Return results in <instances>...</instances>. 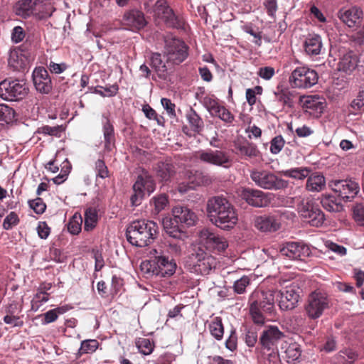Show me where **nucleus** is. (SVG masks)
Instances as JSON below:
<instances>
[{
    "mask_svg": "<svg viewBox=\"0 0 364 364\" xmlns=\"http://www.w3.org/2000/svg\"><path fill=\"white\" fill-rule=\"evenodd\" d=\"M206 211L210 221L225 230L233 228L238 221L237 213L233 205L223 196L209 198Z\"/></svg>",
    "mask_w": 364,
    "mask_h": 364,
    "instance_id": "f257e3e1",
    "label": "nucleus"
},
{
    "mask_svg": "<svg viewBox=\"0 0 364 364\" xmlns=\"http://www.w3.org/2000/svg\"><path fill=\"white\" fill-rule=\"evenodd\" d=\"M149 256L150 259L143 261L140 264V270L145 277H170L175 273L176 262L165 255L161 247L151 249Z\"/></svg>",
    "mask_w": 364,
    "mask_h": 364,
    "instance_id": "f03ea898",
    "label": "nucleus"
},
{
    "mask_svg": "<svg viewBox=\"0 0 364 364\" xmlns=\"http://www.w3.org/2000/svg\"><path fill=\"white\" fill-rule=\"evenodd\" d=\"M157 233L156 223L140 220L132 222L127 229V240L136 247H145L151 243Z\"/></svg>",
    "mask_w": 364,
    "mask_h": 364,
    "instance_id": "7ed1b4c3",
    "label": "nucleus"
},
{
    "mask_svg": "<svg viewBox=\"0 0 364 364\" xmlns=\"http://www.w3.org/2000/svg\"><path fill=\"white\" fill-rule=\"evenodd\" d=\"M217 259L209 252L198 248L186 262L188 269L200 275L210 274L217 266Z\"/></svg>",
    "mask_w": 364,
    "mask_h": 364,
    "instance_id": "20e7f679",
    "label": "nucleus"
},
{
    "mask_svg": "<svg viewBox=\"0 0 364 364\" xmlns=\"http://www.w3.org/2000/svg\"><path fill=\"white\" fill-rule=\"evenodd\" d=\"M297 211L304 222L313 227L322 226L326 220L324 213L313 199L301 200L297 205Z\"/></svg>",
    "mask_w": 364,
    "mask_h": 364,
    "instance_id": "39448f33",
    "label": "nucleus"
},
{
    "mask_svg": "<svg viewBox=\"0 0 364 364\" xmlns=\"http://www.w3.org/2000/svg\"><path fill=\"white\" fill-rule=\"evenodd\" d=\"M317 73L306 66L296 67L289 78L292 87L306 89L316 85L318 82Z\"/></svg>",
    "mask_w": 364,
    "mask_h": 364,
    "instance_id": "423d86ee",
    "label": "nucleus"
},
{
    "mask_svg": "<svg viewBox=\"0 0 364 364\" xmlns=\"http://www.w3.org/2000/svg\"><path fill=\"white\" fill-rule=\"evenodd\" d=\"M28 87L23 80H4L0 82V97L7 101H18L28 93Z\"/></svg>",
    "mask_w": 364,
    "mask_h": 364,
    "instance_id": "0eeeda50",
    "label": "nucleus"
},
{
    "mask_svg": "<svg viewBox=\"0 0 364 364\" xmlns=\"http://www.w3.org/2000/svg\"><path fill=\"white\" fill-rule=\"evenodd\" d=\"M250 178L257 186L264 189L278 190L287 186L286 181L267 170H252Z\"/></svg>",
    "mask_w": 364,
    "mask_h": 364,
    "instance_id": "6e6552de",
    "label": "nucleus"
},
{
    "mask_svg": "<svg viewBox=\"0 0 364 364\" xmlns=\"http://www.w3.org/2000/svg\"><path fill=\"white\" fill-rule=\"evenodd\" d=\"M193 157L201 163L216 166L228 167L231 161L227 152L210 149H200L193 153Z\"/></svg>",
    "mask_w": 364,
    "mask_h": 364,
    "instance_id": "1a4fd4ad",
    "label": "nucleus"
},
{
    "mask_svg": "<svg viewBox=\"0 0 364 364\" xmlns=\"http://www.w3.org/2000/svg\"><path fill=\"white\" fill-rule=\"evenodd\" d=\"M299 287L297 282H293L283 290L277 291L276 298L280 309L283 311L294 309L299 299Z\"/></svg>",
    "mask_w": 364,
    "mask_h": 364,
    "instance_id": "9d476101",
    "label": "nucleus"
},
{
    "mask_svg": "<svg viewBox=\"0 0 364 364\" xmlns=\"http://www.w3.org/2000/svg\"><path fill=\"white\" fill-rule=\"evenodd\" d=\"M277 290L255 289L250 295L249 304L255 306L266 313H272L274 309Z\"/></svg>",
    "mask_w": 364,
    "mask_h": 364,
    "instance_id": "9b49d317",
    "label": "nucleus"
},
{
    "mask_svg": "<svg viewBox=\"0 0 364 364\" xmlns=\"http://www.w3.org/2000/svg\"><path fill=\"white\" fill-rule=\"evenodd\" d=\"M327 308V296L320 291H314L308 297L305 311L310 318L316 319L319 318Z\"/></svg>",
    "mask_w": 364,
    "mask_h": 364,
    "instance_id": "f8f14e48",
    "label": "nucleus"
},
{
    "mask_svg": "<svg viewBox=\"0 0 364 364\" xmlns=\"http://www.w3.org/2000/svg\"><path fill=\"white\" fill-rule=\"evenodd\" d=\"M200 243L207 249L218 252H224L228 247L227 240L209 228H203L198 235Z\"/></svg>",
    "mask_w": 364,
    "mask_h": 364,
    "instance_id": "ddd939ff",
    "label": "nucleus"
},
{
    "mask_svg": "<svg viewBox=\"0 0 364 364\" xmlns=\"http://www.w3.org/2000/svg\"><path fill=\"white\" fill-rule=\"evenodd\" d=\"M41 4L39 0H21L16 3L15 9L16 14L23 17H27L34 13H42L41 17L46 18L51 16L55 9L48 5L46 11L41 9Z\"/></svg>",
    "mask_w": 364,
    "mask_h": 364,
    "instance_id": "4468645a",
    "label": "nucleus"
},
{
    "mask_svg": "<svg viewBox=\"0 0 364 364\" xmlns=\"http://www.w3.org/2000/svg\"><path fill=\"white\" fill-rule=\"evenodd\" d=\"M154 11L155 16L163 20L169 27L179 28L183 25L182 18L175 15L165 0H158L155 4Z\"/></svg>",
    "mask_w": 364,
    "mask_h": 364,
    "instance_id": "2eb2a0df",
    "label": "nucleus"
},
{
    "mask_svg": "<svg viewBox=\"0 0 364 364\" xmlns=\"http://www.w3.org/2000/svg\"><path fill=\"white\" fill-rule=\"evenodd\" d=\"M165 50L168 60L175 64L183 62L188 56V47L178 38H168L165 41Z\"/></svg>",
    "mask_w": 364,
    "mask_h": 364,
    "instance_id": "dca6fc26",
    "label": "nucleus"
},
{
    "mask_svg": "<svg viewBox=\"0 0 364 364\" xmlns=\"http://www.w3.org/2000/svg\"><path fill=\"white\" fill-rule=\"evenodd\" d=\"M279 252L290 259L301 260L311 255L310 247L303 242H287L280 248Z\"/></svg>",
    "mask_w": 364,
    "mask_h": 364,
    "instance_id": "f3484780",
    "label": "nucleus"
},
{
    "mask_svg": "<svg viewBox=\"0 0 364 364\" xmlns=\"http://www.w3.org/2000/svg\"><path fill=\"white\" fill-rule=\"evenodd\" d=\"M331 188L343 199L350 200L359 192V185L352 180H333L329 182Z\"/></svg>",
    "mask_w": 364,
    "mask_h": 364,
    "instance_id": "a211bd4d",
    "label": "nucleus"
},
{
    "mask_svg": "<svg viewBox=\"0 0 364 364\" xmlns=\"http://www.w3.org/2000/svg\"><path fill=\"white\" fill-rule=\"evenodd\" d=\"M238 196L249 205L255 207H264L267 205L269 200L262 191L242 188L237 191Z\"/></svg>",
    "mask_w": 364,
    "mask_h": 364,
    "instance_id": "6ab92c4d",
    "label": "nucleus"
},
{
    "mask_svg": "<svg viewBox=\"0 0 364 364\" xmlns=\"http://www.w3.org/2000/svg\"><path fill=\"white\" fill-rule=\"evenodd\" d=\"M284 336L276 326H268L262 331L259 342L263 349L277 348L278 342Z\"/></svg>",
    "mask_w": 364,
    "mask_h": 364,
    "instance_id": "aec40b11",
    "label": "nucleus"
},
{
    "mask_svg": "<svg viewBox=\"0 0 364 364\" xmlns=\"http://www.w3.org/2000/svg\"><path fill=\"white\" fill-rule=\"evenodd\" d=\"M303 108L314 117H318L326 107V100L318 95H310L304 98Z\"/></svg>",
    "mask_w": 364,
    "mask_h": 364,
    "instance_id": "412c9836",
    "label": "nucleus"
},
{
    "mask_svg": "<svg viewBox=\"0 0 364 364\" xmlns=\"http://www.w3.org/2000/svg\"><path fill=\"white\" fill-rule=\"evenodd\" d=\"M363 16V11L357 6L343 9L338 12L339 18L350 28L358 26L362 21Z\"/></svg>",
    "mask_w": 364,
    "mask_h": 364,
    "instance_id": "4be33fe9",
    "label": "nucleus"
},
{
    "mask_svg": "<svg viewBox=\"0 0 364 364\" xmlns=\"http://www.w3.org/2000/svg\"><path fill=\"white\" fill-rule=\"evenodd\" d=\"M173 220L176 223L186 226H193L197 221V215L191 209L185 206H176L172 210Z\"/></svg>",
    "mask_w": 364,
    "mask_h": 364,
    "instance_id": "5701e85b",
    "label": "nucleus"
},
{
    "mask_svg": "<svg viewBox=\"0 0 364 364\" xmlns=\"http://www.w3.org/2000/svg\"><path fill=\"white\" fill-rule=\"evenodd\" d=\"M33 84L41 93H48L51 90V80L44 68H37L33 73Z\"/></svg>",
    "mask_w": 364,
    "mask_h": 364,
    "instance_id": "b1692460",
    "label": "nucleus"
},
{
    "mask_svg": "<svg viewBox=\"0 0 364 364\" xmlns=\"http://www.w3.org/2000/svg\"><path fill=\"white\" fill-rule=\"evenodd\" d=\"M122 21L124 25L132 31L141 29L146 23L143 13L136 9L125 12Z\"/></svg>",
    "mask_w": 364,
    "mask_h": 364,
    "instance_id": "393cba45",
    "label": "nucleus"
},
{
    "mask_svg": "<svg viewBox=\"0 0 364 364\" xmlns=\"http://www.w3.org/2000/svg\"><path fill=\"white\" fill-rule=\"evenodd\" d=\"M255 227L262 232H274L279 228L280 223L274 215H260L254 220Z\"/></svg>",
    "mask_w": 364,
    "mask_h": 364,
    "instance_id": "a878e982",
    "label": "nucleus"
},
{
    "mask_svg": "<svg viewBox=\"0 0 364 364\" xmlns=\"http://www.w3.org/2000/svg\"><path fill=\"white\" fill-rule=\"evenodd\" d=\"M358 58L352 51L346 52L339 59L337 70L350 75L358 65Z\"/></svg>",
    "mask_w": 364,
    "mask_h": 364,
    "instance_id": "bb28decb",
    "label": "nucleus"
},
{
    "mask_svg": "<svg viewBox=\"0 0 364 364\" xmlns=\"http://www.w3.org/2000/svg\"><path fill=\"white\" fill-rule=\"evenodd\" d=\"M155 189V183L151 176L146 173H144L137 177V179L133 185V190L141 191L143 194L149 195L154 192Z\"/></svg>",
    "mask_w": 364,
    "mask_h": 364,
    "instance_id": "cd10ccee",
    "label": "nucleus"
},
{
    "mask_svg": "<svg viewBox=\"0 0 364 364\" xmlns=\"http://www.w3.org/2000/svg\"><path fill=\"white\" fill-rule=\"evenodd\" d=\"M322 46L321 38L316 34L309 35L305 39L304 45L305 52L309 55L320 54Z\"/></svg>",
    "mask_w": 364,
    "mask_h": 364,
    "instance_id": "c85d7f7f",
    "label": "nucleus"
},
{
    "mask_svg": "<svg viewBox=\"0 0 364 364\" xmlns=\"http://www.w3.org/2000/svg\"><path fill=\"white\" fill-rule=\"evenodd\" d=\"M8 61L9 65L14 70L23 69L29 63L28 58L20 50H11Z\"/></svg>",
    "mask_w": 364,
    "mask_h": 364,
    "instance_id": "c756f323",
    "label": "nucleus"
},
{
    "mask_svg": "<svg viewBox=\"0 0 364 364\" xmlns=\"http://www.w3.org/2000/svg\"><path fill=\"white\" fill-rule=\"evenodd\" d=\"M307 177L306 188L309 191L320 192L326 187V179L323 174L314 173Z\"/></svg>",
    "mask_w": 364,
    "mask_h": 364,
    "instance_id": "7c9ffc66",
    "label": "nucleus"
},
{
    "mask_svg": "<svg viewBox=\"0 0 364 364\" xmlns=\"http://www.w3.org/2000/svg\"><path fill=\"white\" fill-rule=\"evenodd\" d=\"M274 95L278 101L289 107L292 105L293 100L295 97V92L283 85H278L274 91Z\"/></svg>",
    "mask_w": 364,
    "mask_h": 364,
    "instance_id": "2f4dec72",
    "label": "nucleus"
},
{
    "mask_svg": "<svg viewBox=\"0 0 364 364\" xmlns=\"http://www.w3.org/2000/svg\"><path fill=\"white\" fill-rule=\"evenodd\" d=\"M186 118L195 133L200 134L203 130V120L192 107H190L186 113Z\"/></svg>",
    "mask_w": 364,
    "mask_h": 364,
    "instance_id": "473e14b6",
    "label": "nucleus"
},
{
    "mask_svg": "<svg viewBox=\"0 0 364 364\" xmlns=\"http://www.w3.org/2000/svg\"><path fill=\"white\" fill-rule=\"evenodd\" d=\"M235 148L236 149V154H240L242 156H247L250 158L256 157L259 154L257 146L247 141L235 142Z\"/></svg>",
    "mask_w": 364,
    "mask_h": 364,
    "instance_id": "72a5a7b5",
    "label": "nucleus"
},
{
    "mask_svg": "<svg viewBox=\"0 0 364 364\" xmlns=\"http://www.w3.org/2000/svg\"><path fill=\"white\" fill-rule=\"evenodd\" d=\"M358 353L352 349L345 348L341 350L334 357L336 364H353L358 359Z\"/></svg>",
    "mask_w": 364,
    "mask_h": 364,
    "instance_id": "f704fd0d",
    "label": "nucleus"
},
{
    "mask_svg": "<svg viewBox=\"0 0 364 364\" xmlns=\"http://www.w3.org/2000/svg\"><path fill=\"white\" fill-rule=\"evenodd\" d=\"M151 66L154 69L160 78H165L167 68L165 63L161 59V55L159 53H154L150 57Z\"/></svg>",
    "mask_w": 364,
    "mask_h": 364,
    "instance_id": "c9c22d12",
    "label": "nucleus"
},
{
    "mask_svg": "<svg viewBox=\"0 0 364 364\" xmlns=\"http://www.w3.org/2000/svg\"><path fill=\"white\" fill-rule=\"evenodd\" d=\"M102 124L105 146L107 149H111V146L113 144L114 141V128L109 119L106 117H103Z\"/></svg>",
    "mask_w": 364,
    "mask_h": 364,
    "instance_id": "e433bc0d",
    "label": "nucleus"
},
{
    "mask_svg": "<svg viewBox=\"0 0 364 364\" xmlns=\"http://www.w3.org/2000/svg\"><path fill=\"white\" fill-rule=\"evenodd\" d=\"M156 171L158 177L164 181L169 180L176 171L174 166L168 162L158 163Z\"/></svg>",
    "mask_w": 364,
    "mask_h": 364,
    "instance_id": "4c0bfd02",
    "label": "nucleus"
},
{
    "mask_svg": "<svg viewBox=\"0 0 364 364\" xmlns=\"http://www.w3.org/2000/svg\"><path fill=\"white\" fill-rule=\"evenodd\" d=\"M282 176L292 178L297 180H303L311 173V170L306 167H297L290 169L283 170L280 172Z\"/></svg>",
    "mask_w": 364,
    "mask_h": 364,
    "instance_id": "58836bf2",
    "label": "nucleus"
},
{
    "mask_svg": "<svg viewBox=\"0 0 364 364\" xmlns=\"http://www.w3.org/2000/svg\"><path fill=\"white\" fill-rule=\"evenodd\" d=\"M97 223V213L95 209L87 208L85 213L84 228L86 231H90L94 229Z\"/></svg>",
    "mask_w": 364,
    "mask_h": 364,
    "instance_id": "ea45409f",
    "label": "nucleus"
},
{
    "mask_svg": "<svg viewBox=\"0 0 364 364\" xmlns=\"http://www.w3.org/2000/svg\"><path fill=\"white\" fill-rule=\"evenodd\" d=\"M209 330L214 338L217 340H221L224 333L221 318L216 317L213 319L209 325Z\"/></svg>",
    "mask_w": 364,
    "mask_h": 364,
    "instance_id": "a19ab883",
    "label": "nucleus"
},
{
    "mask_svg": "<svg viewBox=\"0 0 364 364\" xmlns=\"http://www.w3.org/2000/svg\"><path fill=\"white\" fill-rule=\"evenodd\" d=\"M321 204L329 212H339L342 209L341 204L332 196H325L321 200Z\"/></svg>",
    "mask_w": 364,
    "mask_h": 364,
    "instance_id": "79ce46f5",
    "label": "nucleus"
},
{
    "mask_svg": "<svg viewBox=\"0 0 364 364\" xmlns=\"http://www.w3.org/2000/svg\"><path fill=\"white\" fill-rule=\"evenodd\" d=\"M301 347L297 343H290L285 350V354L288 363L298 360L301 356Z\"/></svg>",
    "mask_w": 364,
    "mask_h": 364,
    "instance_id": "37998d69",
    "label": "nucleus"
},
{
    "mask_svg": "<svg viewBox=\"0 0 364 364\" xmlns=\"http://www.w3.org/2000/svg\"><path fill=\"white\" fill-rule=\"evenodd\" d=\"M49 300V294H44L42 291H37L31 300V311L36 312L39 309Z\"/></svg>",
    "mask_w": 364,
    "mask_h": 364,
    "instance_id": "c03bdc74",
    "label": "nucleus"
},
{
    "mask_svg": "<svg viewBox=\"0 0 364 364\" xmlns=\"http://www.w3.org/2000/svg\"><path fill=\"white\" fill-rule=\"evenodd\" d=\"M210 114L212 116L218 117L225 122L230 123L234 119V116L231 112L225 107L218 105L215 109H214Z\"/></svg>",
    "mask_w": 364,
    "mask_h": 364,
    "instance_id": "a18cd8bd",
    "label": "nucleus"
},
{
    "mask_svg": "<svg viewBox=\"0 0 364 364\" xmlns=\"http://www.w3.org/2000/svg\"><path fill=\"white\" fill-rule=\"evenodd\" d=\"M82 218L80 213H75L69 220L68 229L73 235L78 234L82 228Z\"/></svg>",
    "mask_w": 364,
    "mask_h": 364,
    "instance_id": "49530a36",
    "label": "nucleus"
},
{
    "mask_svg": "<svg viewBox=\"0 0 364 364\" xmlns=\"http://www.w3.org/2000/svg\"><path fill=\"white\" fill-rule=\"evenodd\" d=\"M99 343L95 339L85 340L81 342L79 353L89 354L94 353L98 348Z\"/></svg>",
    "mask_w": 364,
    "mask_h": 364,
    "instance_id": "de8ad7c7",
    "label": "nucleus"
},
{
    "mask_svg": "<svg viewBox=\"0 0 364 364\" xmlns=\"http://www.w3.org/2000/svg\"><path fill=\"white\" fill-rule=\"evenodd\" d=\"M15 117L14 110L4 104H0V122L9 123L13 121Z\"/></svg>",
    "mask_w": 364,
    "mask_h": 364,
    "instance_id": "09e8293b",
    "label": "nucleus"
},
{
    "mask_svg": "<svg viewBox=\"0 0 364 364\" xmlns=\"http://www.w3.org/2000/svg\"><path fill=\"white\" fill-rule=\"evenodd\" d=\"M250 284V279L248 276H243L237 279L233 284V290L236 294H242L245 292L246 288Z\"/></svg>",
    "mask_w": 364,
    "mask_h": 364,
    "instance_id": "8fccbe9b",
    "label": "nucleus"
},
{
    "mask_svg": "<svg viewBox=\"0 0 364 364\" xmlns=\"http://www.w3.org/2000/svg\"><path fill=\"white\" fill-rule=\"evenodd\" d=\"M139 350L144 355H149L154 350V344L148 338H140L136 342Z\"/></svg>",
    "mask_w": 364,
    "mask_h": 364,
    "instance_id": "3c124183",
    "label": "nucleus"
},
{
    "mask_svg": "<svg viewBox=\"0 0 364 364\" xmlns=\"http://www.w3.org/2000/svg\"><path fill=\"white\" fill-rule=\"evenodd\" d=\"M285 141L281 135L276 136L270 141V152L272 154H279L283 149Z\"/></svg>",
    "mask_w": 364,
    "mask_h": 364,
    "instance_id": "603ef678",
    "label": "nucleus"
},
{
    "mask_svg": "<svg viewBox=\"0 0 364 364\" xmlns=\"http://www.w3.org/2000/svg\"><path fill=\"white\" fill-rule=\"evenodd\" d=\"M19 223V218L15 212H10L4 218L3 228L8 230L17 225Z\"/></svg>",
    "mask_w": 364,
    "mask_h": 364,
    "instance_id": "864d4df0",
    "label": "nucleus"
},
{
    "mask_svg": "<svg viewBox=\"0 0 364 364\" xmlns=\"http://www.w3.org/2000/svg\"><path fill=\"white\" fill-rule=\"evenodd\" d=\"M250 311L253 319V321L257 324H262L264 321V317L263 316V311L260 309H257V306L250 304Z\"/></svg>",
    "mask_w": 364,
    "mask_h": 364,
    "instance_id": "5fc2aeb1",
    "label": "nucleus"
},
{
    "mask_svg": "<svg viewBox=\"0 0 364 364\" xmlns=\"http://www.w3.org/2000/svg\"><path fill=\"white\" fill-rule=\"evenodd\" d=\"M117 91L118 85H113L105 87H100V89H95V92L102 97H112L117 93Z\"/></svg>",
    "mask_w": 364,
    "mask_h": 364,
    "instance_id": "6e6d98bb",
    "label": "nucleus"
},
{
    "mask_svg": "<svg viewBox=\"0 0 364 364\" xmlns=\"http://www.w3.org/2000/svg\"><path fill=\"white\" fill-rule=\"evenodd\" d=\"M28 203L31 208L37 214H42L46 210V205L41 198L30 200Z\"/></svg>",
    "mask_w": 364,
    "mask_h": 364,
    "instance_id": "4d7b16f0",
    "label": "nucleus"
},
{
    "mask_svg": "<svg viewBox=\"0 0 364 364\" xmlns=\"http://www.w3.org/2000/svg\"><path fill=\"white\" fill-rule=\"evenodd\" d=\"M153 203L156 213L165 208L168 204V198L165 195H159L153 198Z\"/></svg>",
    "mask_w": 364,
    "mask_h": 364,
    "instance_id": "13d9d810",
    "label": "nucleus"
},
{
    "mask_svg": "<svg viewBox=\"0 0 364 364\" xmlns=\"http://www.w3.org/2000/svg\"><path fill=\"white\" fill-rule=\"evenodd\" d=\"M95 171L97 172V177L105 178L109 176L107 167L102 160L99 159L95 162Z\"/></svg>",
    "mask_w": 364,
    "mask_h": 364,
    "instance_id": "bf43d9fd",
    "label": "nucleus"
},
{
    "mask_svg": "<svg viewBox=\"0 0 364 364\" xmlns=\"http://www.w3.org/2000/svg\"><path fill=\"white\" fill-rule=\"evenodd\" d=\"M6 323L11 325L14 327H21L23 325V321L17 316L12 314L6 315L4 317Z\"/></svg>",
    "mask_w": 364,
    "mask_h": 364,
    "instance_id": "052dcab7",
    "label": "nucleus"
},
{
    "mask_svg": "<svg viewBox=\"0 0 364 364\" xmlns=\"http://www.w3.org/2000/svg\"><path fill=\"white\" fill-rule=\"evenodd\" d=\"M275 74L274 68L272 67H263L259 68L258 75L266 80H270Z\"/></svg>",
    "mask_w": 364,
    "mask_h": 364,
    "instance_id": "680f3d73",
    "label": "nucleus"
},
{
    "mask_svg": "<svg viewBox=\"0 0 364 364\" xmlns=\"http://www.w3.org/2000/svg\"><path fill=\"white\" fill-rule=\"evenodd\" d=\"M167 251L173 256H178L181 252V242L168 241Z\"/></svg>",
    "mask_w": 364,
    "mask_h": 364,
    "instance_id": "e2e57ef3",
    "label": "nucleus"
},
{
    "mask_svg": "<svg viewBox=\"0 0 364 364\" xmlns=\"http://www.w3.org/2000/svg\"><path fill=\"white\" fill-rule=\"evenodd\" d=\"M37 232L41 239H46L50 235V229L46 222H39L37 227Z\"/></svg>",
    "mask_w": 364,
    "mask_h": 364,
    "instance_id": "0e129e2a",
    "label": "nucleus"
},
{
    "mask_svg": "<svg viewBox=\"0 0 364 364\" xmlns=\"http://www.w3.org/2000/svg\"><path fill=\"white\" fill-rule=\"evenodd\" d=\"M353 216L360 225H364V207L363 205H358L354 208Z\"/></svg>",
    "mask_w": 364,
    "mask_h": 364,
    "instance_id": "69168bd1",
    "label": "nucleus"
},
{
    "mask_svg": "<svg viewBox=\"0 0 364 364\" xmlns=\"http://www.w3.org/2000/svg\"><path fill=\"white\" fill-rule=\"evenodd\" d=\"M161 105L164 109L166 110L167 113L170 116H175V105L168 98H162L161 100Z\"/></svg>",
    "mask_w": 364,
    "mask_h": 364,
    "instance_id": "338daca9",
    "label": "nucleus"
},
{
    "mask_svg": "<svg viewBox=\"0 0 364 364\" xmlns=\"http://www.w3.org/2000/svg\"><path fill=\"white\" fill-rule=\"evenodd\" d=\"M266 350L269 352L267 357L268 364H278L279 362V357L277 348Z\"/></svg>",
    "mask_w": 364,
    "mask_h": 364,
    "instance_id": "774afa93",
    "label": "nucleus"
}]
</instances>
